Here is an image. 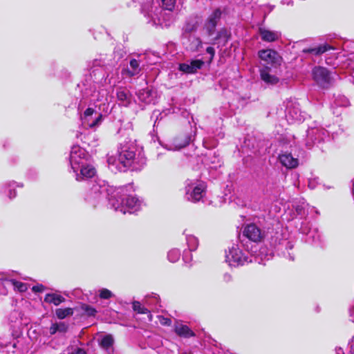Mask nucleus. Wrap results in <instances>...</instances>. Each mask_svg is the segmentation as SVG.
I'll return each instance as SVG.
<instances>
[{"label": "nucleus", "mask_w": 354, "mask_h": 354, "mask_svg": "<svg viewBox=\"0 0 354 354\" xmlns=\"http://www.w3.org/2000/svg\"><path fill=\"white\" fill-rule=\"evenodd\" d=\"M331 48V46L328 44L320 45L319 46L314 48H308L304 50L305 53H310L315 55H319L325 53Z\"/></svg>", "instance_id": "nucleus-20"}, {"label": "nucleus", "mask_w": 354, "mask_h": 354, "mask_svg": "<svg viewBox=\"0 0 354 354\" xmlns=\"http://www.w3.org/2000/svg\"><path fill=\"white\" fill-rule=\"evenodd\" d=\"M150 12H153V11H152V10H151V11H150ZM149 15L151 16V17H152V18L153 17V16L152 13H149Z\"/></svg>", "instance_id": "nucleus-46"}, {"label": "nucleus", "mask_w": 354, "mask_h": 354, "mask_svg": "<svg viewBox=\"0 0 354 354\" xmlns=\"http://www.w3.org/2000/svg\"><path fill=\"white\" fill-rule=\"evenodd\" d=\"M170 322H171V321H170L169 319H166V321H165V324H170Z\"/></svg>", "instance_id": "nucleus-44"}, {"label": "nucleus", "mask_w": 354, "mask_h": 354, "mask_svg": "<svg viewBox=\"0 0 354 354\" xmlns=\"http://www.w3.org/2000/svg\"><path fill=\"white\" fill-rule=\"evenodd\" d=\"M88 154L86 150L80 146H73L71 149L70 162L74 173L79 171L80 167L88 163Z\"/></svg>", "instance_id": "nucleus-3"}, {"label": "nucleus", "mask_w": 354, "mask_h": 354, "mask_svg": "<svg viewBox=\"0 0 354 354\" xmlns=\"http://www.w3.org/2000/svg\"><path fill=\"white\" fill-rule=\"evenodd\" d=\"M274 68L269 66H264L259 71L261 80L268 85H276L279 82V77L274 71Z\"/></svg>", "instance_id": "nucleus-9"}, {"label": "nucleus", "mask_w": 354, "mask_h": 354, "mask_svg": "<svg viewBox=\"0 0 354 354\" xmlns=\"http://www.w3.org/2000/svg\"><path fill=\"white\" fill-rule=\"evenodd\" d=\"M133 309L140 314H146L149 312L147 308L142 306V304L137 301L133 302Z\"/></svg>", "instance_id": "nucleus-25"}, {"label": "nucleus", "mask_w": 354, "mask_h": 354, "mask_svg": "<svg viewBox=\"0 0 354 354\" xmlns=\"http://www.w3.org/2000/svg\"><path fill=\"white\" fill-rule=\"evenodd\" d=\"M228 32L226 30H222L221 31H219L217 34V37H215L212 41H209L208 43L209 44H216V39H221L223 38V42L225 43L227 42V39H228Z\"/></svg>", "instance_id": "nucleus-26"}, {"label": "nucleus", "mask_w": 354, "mask_h": 354, "mask_svg": "<svg viewBox=\"0 0 354 354\" xmlns=\"http://www.w3.org/2000/svg\"><path fill=\"white\" fill-rule=\"evenodd\" d=\"M187 144H188V142H186V143H185L184 145L179 146V147H178V149H180V148H182V147H185Z\"/></svg>", "instance_id": "nucleus-43"}, {"label": "nucleus", "mask_w": 354, "mask_h": 354, "mask_svg": "<svg viewBox=\"0 0 354 354\" xmlns=\"http://www.w3.org/2000/svg\"><path fill=\"white\" fill-rule=\"evenodd\" d=\"M204 62L201 59L192 60L189 62L183 63L179 65L178 69L187 74H193L202 68Z\"/></svg>", "instance_id": "nucleus-12"}, {"label": "nucleus", "mask_w": 354, "mask_h": 354, "mask_svg": "<svg viewBox=\"0 0 354 354\" xmlns=\"http://www.w3.org/2000/svg\"><path fill=\"white\" fill-rule=\"evenodd\" d=\"M117 98L124 106H128L131 103V97L129 91L124 88L117 91Z\"/></svg>", "instance_id": "nucleus-17"}, {"label": "nucleus", "mask_w": 354, "mask_h": 354, "mask_svg": "<svg viewBox=\"0 0 354 354\" xmlns=\"http://www.w3.org/2000/svg\"><path fill=\"white\" fill-rule=\"evenodd\" d=\"M221 16V11L219 8H217L207 19L203 29L209 36H212L214 33L215 28Z\"/></svg>", "instance_id": "nucleus-10"}, {"label": "nucleus", "mask_w": 354, "mask_h": 354, "mask_svg": "<svg viewBox=\"0 0 354 354\" xmlns=\"http://www.w3.org/2000/svg\"><path fill=\"white\" fill-rule=\"evenodd\" d=\"M206 52L210 55V60H212L215 54L214 48L212 47H207L206 49Z\"/></svg>", "instance_id": "nucleus-38"}, {"label": "nucleus", "mask_w": 354, "mask_h": 354, "mask_svg": "<svg viewBox=\"0 0 354 354\" xmlns=\"http://www.w3.org/2000/svg\"><path fill=\"white\" fill-rule=\"evenodd\" d=\"M79 170L80 171V174L77 172L75 173L76 180L78 181L93 178L96 174L95 167L88 163H86L84 166L80 167Z\"/></svg>", "instance_id": "nucleus-14"}, {"label": "nucleus", "mask_w": 354, "mask_h": 354, "mask_svg": "<svg viewBox=\"0 0 354 354\" xmlns=\"http://www.w3.org/2000/svg\"><path fill=\"white\" fill-rule=\"evenodd\" d=\"M71 354H86V352L82 348H76Z\"/></svg>", "instance_id": "nucleus-40"}, {"label": "nucleus", "mask_w": 354, "mask_h": 354, "mask_svg": "<svg viewBox=\"0 0 354 354\" xmlns=\"http://www.w3.org/2000/svg\"><path fill=\"white\" fill-rule=\"evenodd\" d=\"M107 162L113 169L124 171L128 169H138L145 164V159L132 144H120L117 151L107 154Z\"/></svg>", "instance_id": "nucleus-1"}, {"label": "nucleus", "mask_w": 354, "mask_h": 354, "mask_svg": "<svg viewBox=\"0 0 354 354\" xmlns=\"http://www.w3.org/2000/svg\"><path fill=\"white\" fill-rule=\"evenodd\" d=\"M286 117L288 120H292V121H300V115H298V113L296 110H289Z\"/></svg>", "instance_id": "nucleus-31"}, {"label": "nucleus", "mask_w": 354, "mask_h": 354, "mask_svg": "<svg viewBox=\"0 0 354 354\" xmlns=\"http://www.w3.org/2000/svg\"><path fill=\"white\" fill-rule=\"evenodd\" d=\"M187 245L189 250H194L198 246V240L194 236H189L187 237Z\"/></svg>", "instance_id": "nucleus-27"}, {"label": "nucleus", "mask_w": 354, "mask_h": 354, "mask_svg": "<svg viewBox=\"0 0 354 354\" xmlns=\"http://www.w3.org/2000/svg\"><path fill=\"white\" fill-rule=\"evenodd\" d=\"M82 308L89 316H94L96 313V310L91 306L84 305Z\"/></svg>", "instance_id": "nucleus-35"}, {"label": "nucleus", "mask_w": 354, "mask_h": 354, "mask_svg": "<svg viewBox=\"0 0 354 354\" xmlns=\"http://www.w3.org/2000/svg\"><path fill=\"white\" fill-rule=\"evenodd\" d=\"M138 95L139 99L141 101L145 102V103H149L151 101V100L149 99L151 96V91L148 89H143L142 91H140Z\"/></svg>", "instance_id": "nucleus-24"}, {"label": "nucleus", "mask_w": 354, "mask_h": 354, "mask_svg": "<svg viewBox=\"0 0 354 354\" xmlns=\"http://www.w3.org/2000/svg\"><path fill=\"white\" fill-rule=\"evenodd\" d=\"M68 329V326L64 322L58 323V332L65 333Z\"/></svg>", "instance_id": "nucleus-36"}, {"label": "nucleus", "mask_w": 354, "mask_h": 354, "mask_svg": "<svg viewBox=\"0 0 354 354\" xmlns=\"http://www.w3.org/2000/svg\"><path fill=\"white\" fill-rule=\"evenodd\" d=\"M12 194V192H10V198H12V197H15V196H16V193H15V191L13 192V195H12V196H11Z\"/></svg>", "instance_id": "nucleus-42"}, {"label": "nucleus", "mask_w": 354, "mask_h": 354, "mask_svg": "<svg viewBox=\"0 0 354 354\" xmlns=\"http://www.w3.org/2000/svg\"><path fill=\"white\" fill-rule=\"evenodd\" d=\"M225 261L230 266H239L248 261V258L237 245H233L226 254Z\"/></svg>", "instance_id": "nucleus-5"}, {"label": "nucleus", "mask_w": 354, "mask_h": 354, "mask_svg": "<svg viewBox=\"0 0 354 354\" xmlns=\"http://www.w3.org/2000/svg\"><path fill=\"white\" fill-rule=\"evenodd\" d=\"M100 297L102 299H109L112 297V293L108 289H102L100 292Z\"/></svg>", "instance_id": "nucleus-34"}, {"label": "nucleus", "mask_w": 354, "mask_h": 354, "mask_svg": "<svg viewBox=\"0 0 354 354\" xmlns=\"http://www.w3.org/2000/svg\"><path fill=\"white\" fill-rule=\"evenodd\" d=\"M180 253L178 250H171L168 253V259L171 262H176L180 258Z\"/></svg>", "instance_id": "nucleus-29"}, {"label": "nucleus", "mask_w": 354, "mask_h": 354, "mask_svg": "<svg viewBox=\"0 0 354 354\" xmlns=\"http://www.w3.org/2000/svg\"><path fill=\"white\" fill-rule=\"evenodd\" d=\"M197 21H188L184 26L185 32H192L197 29Z\"/></svg>", "instance_id": "nucleus-30"}, {"label": "nucleus", "mask_w": 354, "mask_h": 354, "mask_svg": "<svg viewBox=\"0 0 354 354\" xmlns=\"http://www.w3.org/2000/svg\"><path fill=\"white\" fill-rule=\"evenodd\" d=\"M12 283L15 288H17L19 292H25L27 290L26 284L22 282L14 281Z\"/></svg>", "instance_id": "nucleus-32"}, {"label": "nucleus", "mask_w": 354, "mask_h": 354, "mask_svg": "<svg viewBox=\"0 0 354 354\" xmlns=\"http://www.w3.org/2000/svg\"><path fill=\"white\" fill-rule=\"evenodd\" d=\"M351 311H354V307L351 310Z\"/></svg>", "instance_id": "nucleus-47"}, {"label": "nucleus", "mask_w": 354, "mask_h": 354, "mask_svg": "<svg viewBox=\"0 0 354 354\" xmlns=\"http://www.w3.org/2000/svg\"><path fill=\"white\" fill-rule=\"evenodd\" d=\"M130 66L131 70L128 71L130 76H133L139 73V63L136 59H133L130 61Z\"/></svg>", "instance_id": "nucleus-23"}, {"label": "nucleus", "mask_w": 354, "mask_h": 354, "mask_svg": "<svg viewBox=\"0 0 354 354\" xmlns=\"http://www.w3.org/2000/svg\"><path fill=\"white\" fill-rule=\"evenodd\" d=\"M328 136V132L322 127L310 128L307 131L306 145L310 148L316 142H321Z\"/></svg>", "instance_id": "nucleus-7"}, {"label": "nucleus", "mask_w": 354, "mask_h": 354, "mask_svg": "<svg viewBox=\"0 0 354 354\" xmlns=\"http://www.w3.org/2000/svg\"><path fill=\"white\" fill-rule=\"evenodd\" d=\"M93 189H94L95 192L98 191V187L97 186H94Z\"/></svg>", "instance_id": "nucleus-45"}, {"label": "nucleus", "mask_w": 354, "mask_h": 354, "mask_svg": "<svg viewBox=\"0 0 354 354\" xmlns=\"http://www.w3.org/2000/svg\"><path fill=\"white\" fill-rule=\"evenodd\" d=\"M279 162L287 169H294L299 165V160L294 158L290 153H283L279 156Z\"/></svg>", "instance_id": "nucleus-15"}, {"label": "nucleus", "mask_w": 354, "mask_h": 354, "mask_svg": "<svg viewBox=\"0 0 354 354\" xmlns=\"http://www.w3.org/2000/svg\"><path fill=\"white\" fill-rule=\"evenodd\" d=\"M55 314L59 319H62L68 316L72 315L73 314V309L71 308H57L55 310Z\"/></svg>", "instance_id": "nucleus-21"}, {"label": "nucleus", "mask_w": 354, "mask_h": 354, "mask_svg": "<svg viewBox=\"0 0 354 354\" xmlns=\"http://www.w3.org/2000/svg\"><path fill=\"white\" fill-rule=\"evenodd\" d=\"M204 192L203 183H189L186 186V198L192 202L199 201L203 198Z\"/></svg>", "instance_id": "nucleus-6"}, {"label": "nucleus", "mask_w": 354, "mask_h": 354, "mask_svg": "<svg viewBox=\"0 0 354 354\" xmlns=\"http://www.w3.org/2000/svg\"><path fill=\"white\" fill-rule=\"evenodd\" d=\"M162 6L165 10H173L176 4V0H161Z\"/></svg>", "instance_id": "nucleus-28"}, {"label": "nucleus", "mask_w": 354, "mask_h": 354, "mask_svg": "<svg viewBox=\"0 0 354 354\" xmlns=\"http://www.w3.org/2000/svg\"><path fill=\"white\" fill-rule=\"evenodd\" d=\"M44 301L48 303H52L55 306L59 305L65 301L64 297L57 294H47L45 297Z\"/></svg>", "instance_id": "nucleus-19"}, {"label": "nucleus", "mask_w": 354, "mask_h": 354, "mask_svg": "<svg viewBox=\"0 0 354 354\" xmlns=\"http://www.w3.org/2000/svg\"><path fill=\"white\" fill-rule=\"evenodd\" d=\"M32 290L35 292H40L44 290V286L42 285L35 286L32 287Z\"/></svg>", "instance_id": "nucleus-39"}, {"label": "nucleus", "mask_w": 354, "mask_h": 354, "mask_svg": "<svg viewBox=\"0 0 354 354\" xmlns=\"http://www.w3.org/2000/svg\"><path fill=\"white\" fill-rule=\"evenodd\" d=\"M243 234L248 239L254 242H260L264 237L263 232L254 224L246 225L243 230Z\"/></svg>", "instance_id": "nucleus-11"}, {"label": "nucleus", "mask_w": 354, "mask_h": 354, "mask_svg": "<svg viewBox=\"0 0 354 354\" xmlns=\"http://www.w3.org/2000/svg\"><path fill=\"white\" fill-rule=\"evenodd\" d=\"M202 47V41L199 38H194V41L192 42L191 48L193 50H198L200 48Z\"/></svg>", "instance_id": "nucleus-33"}, {"label": "nucleus", "mask_w": 354, "mask_h": 354, "mask_svg": "<svg viewBox=\"0 0 354 354\" xmlns=\"http://www.w3.org/2000/svg\"><path fill=\"white\" fill-rule=\"evenodd\" d=\"M49 331L51 335H54L58 332V323L53 324L50 327Z\"/></svg>", "instance_id": "nucleus-37"}, {"label": "nucleus", "mask_w": 354, "mask_h": 354, "mask_svg": "<svg viewBox=\"0 0 354 354\" xmlns=\"http://www.w3.org/2000/svg\"><path fill=\"white\" fill-rule=\"evenodd\" d=\"M113 344V338L110 335L104 336L101 339V342H100L101 346L102 348H105L106 350H109L110 348H111Z\"/></svg>", "instance_id": "nucleus-22"}, {"label": "nucleus", "mask_w": 354, "mask_h": 354, "mask_svg": "<svg viewBox=\"0 0 354 354\" xmlns=\"http://www.w3.org/2000/svg\"><path fill=\"white\" fill-rule=\"evenodd\" d=\"M95 110L92 108H88L85 110L84 115L81 117L82 123L88 125L91 128H93L99 125L102 121V115H98L93 120H91V117L94 113Z\"/></svg>", "instance_id": "nucleus-13"}, {"label": "nucleus", "mask_w": 354, "mask_h": 354, "mask_svg": "<svg viewBox=\"0 0 354 354\" xmlns=\"http://www.w3.org/2000/svg\"><path fill=\"white\" fill-rule=\"evenodd\" d=\"M259 32L261 39L267 42H272L277 41L281 37L280 32L277 31L270 30L264 28H260Z\"/></svg>", "instance_id": "nucleus-16"}, {"label": "nucleus", "mask_w": 354, "mask_h": 354, "mask_svg": "<svg viewBox=\"0 0 354 354\" xmlns=\"http://www.w3.org/2000/svg\"><path fill=\"white\" fill-rule=\"evenodd\" d=\"M259 59L262 62L263 66H269L270 67L277 68L281 64V58L279 53L272 49L261 50L258 52Z\"/></svg>", "instance_id": "nucleus-4"}, {"label": "nucleus", "mask_w": 354, "mask_h": 354, "mask_svg": "<svg viewBox=\"0 0 354 354\" xmlns=\"http://www.w3.org/2000/svg\"><path fill=\"white\" fill-rule=\"evenodd\" d=\"M175 332L181 337H189L194 335V333L189 329V328L180 323H177L175 325Z\"/></svg>", "instance_id": "nucleus-18"}, {"label": "nucleus", "mask_w": 354, "mask_h": 354, "mask_svg": "<svg viewBox=\"0 0 354 354\" xmlns=\"http://www.w3.org/2000/svg\"><path fill=\"white\" fill-rule=\"evenodd\" d=\"M337 351V354H343V351H342V348H338V349H337V351Z\"/></svg>", "instance_id": "nucleus-41"}, {"label": "nucleus", "mask_w": 354, "mask_h": 354, "mask_svg": "<svg viewBox=\"0 0 354 354\" xmlns=\"http://www.w3.org/2000/svg\"><path fill=\"white\" fill-rule=\"evenodd\" d=\"M110 203L115 211H120L123 214H130L137 212L140 207L141 202L136 196L129 195L125 200L122 199L121 203L114 198L110 199Z\"/></svg>", "instance_id": "nucleus-2"}, {"label": "nucleus", "mask_w": 354, "mask_h": 354, "mask_svg": "<svg viewBox=\"0 0 354 354\" xmlns=\"http://www.w3.org/2000/svg\"><path fill=\"white\" fill-rule=\"evenodd\" d=\"M314 80L322 87H328L332 81L329 71L324 67H316L313 71Z\"/></svg>", "instance_id": "nucleus-8"}]
</instances>
